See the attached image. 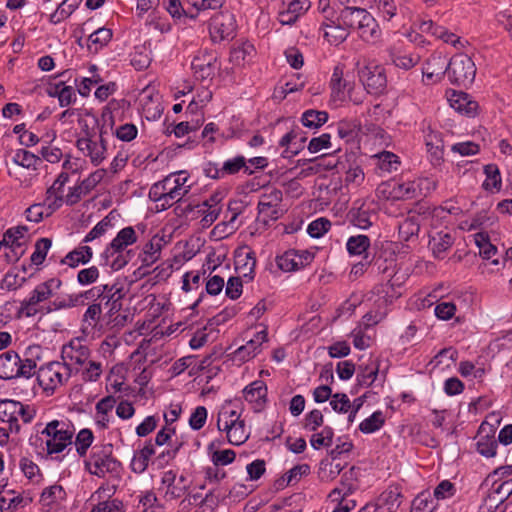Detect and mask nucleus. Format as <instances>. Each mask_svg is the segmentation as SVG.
I'll return each mask as SVG.
<instances>
[{
    "mask_svg": "<svg viewBox=\"0 0 512 512\" xmlns=\"http://www.w3.org/2000/svg\"><path fill=\"white\" fill-rule=\"evenodd\" d=\"M188 181L189 176L184 171L170 174L151 187L149 197L152 201L159 203L157 207L166 210L189 193L191 184H188Z\"/></svg>",
    "mask_w": 512,
    "mask_h": 512,
    "instance_id": "f257e3e1",
    "label": "nucleus"
},
{
    "mask_svg": "<svg viewBox=\"0 0 512 512\" xmlns=\"http://www.w3.org/2000/svg\"><path fill=\"white\" fill-rule=\"evenodd\" d=\"M340 20L347 26L349 33L357 32L358 36L367 43H375L381 37V29L377 21L364 8L347 6L340 11Z\"/></svg>",
    "mask_w": 512,
    "mask_h": 512,
    "instance_id": "f03ea898",
    "label": "nucleus"
},
{
    "mask_svg": "<svg viewBox=\"0 0 512 512\" xmlns=\"http://www.w3.org/2000/svg\"><path fill=\"white\" fill-rule=\"evenodd\" d=\"M74 432L73 425L67 420H52L48 422L41 431V435L45 437L47 454H58L68 445H71Z\"/></svg>",
    "mask_w": 512,
    "mask_h": 512,
    "instance_id": "7ed1b4c3",
    "label": "nucleus"
},
{
    "mask_svg": "<svg viewBox=\"0 0 512 512\" xmlns=\"http://www.w3.org/2000/svg\"><path fill=\"white\" fill-rule=\"evenodd\" d=\"M217 428L225 431L229 443L241 445L249 438V431L246 429L244 420L236 410L223 407L218 413Z\"/></svg>",
    "mask_w": 512,
    "mask_h": 512,
    "instance_id": "20e7f679",
    "label": "nucleus"
},
{
    "mask_svg": "<svg viewBox=\"0 0 512 512\" xmlns=\"http://www.w3.org/2000/svg\"><path fill=\"white\" fill-rule=\"evenodd\" d=\"M35 417V409L19 401L0 400V421L9 425L10 432L18 433L21 429L20 420L27 424Z\"/></svg>",
    "mask_w": 512,
    "mask_h": 512,
    "instance_id": "39448f33",
    "label": "nucleus"
},
{
    "mask_svg": "<svg viewBox=\"0 0 512 512\" xmlns=\"http://www.w3.org/2000/svg\"><path fill=\"white\" fill-rule=\"evenodd\" d=\"M91 357L90 348L84 343L83 339L76 337L64 344L61 349L62 363L68 370L76 375L84 367Z\"/></svg>",
    "mask_w": 512,
    "mask_h": 512,
    "instance_id": "423d86ee",
    "label": "nucleus"
},
{
    "mask_svg": "<svg viewBox=\"0 0 512 512\" xmlns=\"http://www.w3.org/2000/svg\"><path fill=\"white\" fill-rule=\"evenodd\" d=\"M73 374L58 361L50 362L38 370L37 380L47 393L52 394L58 387L66 384Z\"/></svg>",
    "mask_w": 512,
    "mask_h": 512,
    "instance_id": "0eeeda50",
    "label": "nucleus"
},
{
    "mask_svg": "<svg viewBox=\"0 0 512 512\" xmlns=\"http://www.w3.org/2000/svg\"><path fill=\"white\" fill-rule=\"evenodd\" d=\"M445 71L452 84L467 86L474 81L476 66L468 55L456 54L450 59Z\"/></svg>",
    "mask_w": 512,
    "mask_h": 512,
    "instance_id": "6e6552de",
    "label": "nucleus"
},
{
    "mask_svg": "<svg viewBox=\"0 0 512 512\" xmlns=\"http://www.w3.org/2000/svg\"><path fill=\"white\" fill-rule=\"evenodd\" d=\"M76 147L95 166L100 165L106 159L107 142L103 130L99 134H88L79 138Z\"/></svg>",
    "mask_w": 512,
    "mask_h": 512,
    "instance_id": "1a4fd4ad",
    "label": "nucleus"
},
{
    "mask_svg": "<svg viewBox=\"0 0 512 512\" xmlns=\"http://www.w3.org/2000/svg\"><path fill=\"white\" fill-rule=\"evenodd\" d=\"M358 76L370 94H380L386 88L387 79L384 68L375 63H368L360 68Z\"/></svg>",
    "mask_w": 512,
    "mask_h": 512,
    "instance_id": "9d476101",
    "label": "nucleus"
},
{
    "mask_svg": "<svg viewBox=\"0 0 512 512\" xmlns=\"http://www.w3.org/2000/svg\"><path fill=\"white\" fill-rule=\"evenodd\" d=\"M89 472L99 478L119 476L121 464L116 459L106 454L93 453L87 462Z\"/></svg>",
    "mask_w": 512,
    "mask_h": 512,
    "instance_id": "9b49d317",
    "label": "nucleus"
},
{
    "mask_svg": "<svg viewBox=\"0 0 512 512\" xmlns=\"http://www.w3.org/2000/svg\"><path fill=\"white\" fill-rule=\"evenodd\" d=\"M376 204L372 200H358L349 212L350 221L360 229H368L377 219Z\"/></svg>",
    "mask_w": 512,
    "mask_h": 512,
    "instance_id": "f8f14e48",
    "label": "nucleus"
},
{
    "mask_svg": "<svg viewBox=\"0 0 512 512\" xmlns=\"http://www.w3.org/2000/svg\"><path fill=\"white\" fill-rule=\"evenodd\" d=\"M236 31V20L229 11L215 15L210 22V35L213 41H222L233 37Z\"/></svg>",
    "mask_w": 512,
    "mask_h": 512,
    "instance_id": "ddd939ff",
    "label": "nucleus"
},
{
    "mask_svg": "<svg viewBox=\"0 0 512 512\" xmlns=\"http://www.w3.org/2000/svg\"><path fill=\"white\" fill-rule=\"evenodd\" d=\"M84 295H87V299H100L104 304H109L122 301L125 291L121 284L113 283L95 286L84 291Z\"/></svg>",
    "mask_w": 512,
    "mask_h": 512,
    "instance_id": "4468645a",
    "label": "nucleus"
},
{
    "mask_svg": "<svg viewBox=\"0 0 512 512\" xmlns=\"http://www.w3.org/2000/svg\"><path fill=\"white\" fill-rule=\"evenodd\" d=\"M61 286L62 281L59 278L48 279L47 281L38 284L31 291L29 297L26 298V300L37 307L46 306V304L42 303L52 299L61 288Z\"/></svg>",
    "mask_w": 512,
    "mask_h": 512,
    "instance_id": "2eb2a0df",
    "label": "nucleus"
},
{
    "mask_svg": "<svg viewBox=\"0 0 512 512\" xmlns=\"http://www.w3.org/2000/svg\"><path fill=\"white\" fill-rule=\"evenodd\" d=\"M324 39L330 44L338 46L349 36V30L340 20V14L329 20H323L321 24Z\"/></svg>",
    "mask_w": 512,
    "mask_h": 512,
    "instance_id": "dca6fc26",
    "label": "nucleus"
},
{
    "mask_svg": "<svg viewBox=\"0 0 512 512\" xmlns=\"http://www.w3.org/2000/svg\"><path fill=\"white\" fill-rule=\"evenodd\" d=\"M267 341V331L261 330L257 332L254 337L240 346L233 353V359L240 363L247 362L253 359L261 351V345Z\"/></svg>",
    "mask_w": 512,
    "mask_h": 512,
    "instance_id": "f3484780",
    "label": "nucleus"
},
{
    "mask_svg": "<svg viewBox=\"0 0 512 512\" xmlns=\"http://www.w3.org/2000/svg\"><path fill=\"white\" fill-rule=\"evenodd\" d=\"M400 288V285L391 281L375 286L373 289V294L376 296L374 306L388 310V307L402 295Z\"/></svg>",
    "mask_w": 512,
    "mask_h": 512,
    "instance_id": "a211bd4d",
    "label": "nucleus"
},
{
    "mask_svg": "<svg viewBox=\"0 0 512 512\" xmlns=\"http://www.w3.org/2000/svg\"><path fill=\"white\" fill-rule=\"evenodd\" d=\"M425 144L430 163L434 167H440L444 162V144L441 133L428 129L425 134Z\"/></svg>",
    "mask_w": 512,
    "mask_h": 512,
    "instance_id": "6ab92c4d",
    "label": "nucleus"
},
{
    "mask_svg": "<svg viewBox=\"0 0 512 512\" xmlns=\"http://www.w3.org/2000/svg\"><path fill=\"white\" fill-rule=\"evenodd\" d=\"M115 491L116 487L114 485H110V482H106L96 491L95 494L100 500V502L95 506L97 512H124L122 501L118 499L110 500Z\"/></svg>",
    "mask_w": 512,
    "mask_h": 512,
    "instance_id": "aec40b11",
    "label": "nucleus"
},
{
    "mask_svg": "<svg viewBox=\"0 0 512 512\" xmlns=\"http://www.w3.org/2000/svg\"><path fill=\"white\" fill-rule=\"evenodd\" d=\"M87 295L84 292L75 294L55 295L52 300L46 304V313L50 314L60 310L71 309L77 306H84Z\"/></svg>",
    "mask_w": 512,
    "mask_h": 512,
    "instance_id": "412c9836",
    "label": "nucleus"
},
{
    "mask_svg": "<svg viewBox=\"0 0 512 512\" xmlns=\"http://www.w3.org/2000/svg\"><path fill=\"white\" fill-rule=\"evenodd\" d=\"M448 102L456 112L462 115L474 117L478 113V103L467 93L452 91L448 96Z\"/></svg>",
    "mask_w": 512,
    "mask_h": 512,
    "instance_id": "4be33fe9",
    "label": "nucleus"
},
{
    "mask_svg": "<svg viewBox=\"0 0 512 512\" xmlns=\"http://www.w3.org/2000/svg\"><path fill=\"white\" fill-rule=\"evenodd\" d=\"M281 201L282 192L278 189L264 194L258 203L259 214L269 220H277L280 217L279 204Z\"/></svg>",
    "mask_w": 512,
    "mask_h": 512,
    "instance_id": "5701e85b",
    "label": "nucleus"
},
{
    "mask_svg": "<svg viewBox=\"0 0 512 512\" xmlns=\"http://www.w3.org/2000/svg\"><path fill=\"white\" fill-rule=\"evenodd\" d=\"M18 364L20 356L15 351L9 350L0 355V378L9 380L18 377Z\"/></svg>",
    "mask_w": 512,
    "mask_h": 512,
    "instance_id": "b1692460",
    "label": "nucleus"
},
{
    "mask_svg": "<svg viewBox=\"0 0 512 512\" xmlns=\"http://www.w3.org/2000/svg\"><path fill=\"white\" fill-rule=\"evenodd\" d=\"M132 258L131 251H111L110 246H106L101 254L103 265L108 266L113 271L124 268Z\"/></svg>",
    "mask_w": 512,
    "mask_h": 512,
    "instance_id": "393cba45",
    "label": "nucleus"
},
{
    "mask_svg": "<svg viewBox=\"0 0 512 512\" xmlns=\"http://www.w3.org/2000/svg\"><path fill=\"white\" fill-rule=\"evenodd\" d=\"M512 495V482H493L489 488L487 503L492 507H499Z\"/></svg>",
    "mask_w": 512,
    "mask_h": 512,
    "instance_id": "a878e982",
    "label": "nucleus"
},
{
    "mask_svg": "<svg viewBox=\"0 0 512 512\" xmlns=\"http://www.w3.org/2000/svg\"><path fill=\"white\" fill-rule=\"evenodd\" d=\"M244 398L249 403L255 404V409L260 410L266 399L267 386L261 380H256L243 390Z\"/></svg>",
    "mask_w": 512,
    "mask_h": 512,
    "instance_id": "bb28decb",
    "label": "nucleus"
},
{
    "mask_svg": "<svg viewBox=\"0 0 512 512\" xmlns=\"http://www.w3.org/2000/svg\"><path fill=\"white\" fill-rule=\"evenodd\" d=\"M234 458L235 452L230 449L214 452L212 456L213 467L208 469L209 480H212V473L214 474V480H220L224 478L226 475L219 466L231 463Z\"/></svg>",
    "mask_w": 512,
    "mask_h": 512,
    "instance_id": "cd10ccee",
    "label": "nucleus"
},
{
    "mask_svg": "<svg viewBox=\"0 0 512 512\" xmlns=\"http://www.w3.org/2000/svg\"><path fill=\"white\" fill-rule=\"evenodd\" d=\"M138 236L132 226L121 229L113 240L107 245L111 251H127L126 249L137 242Z\"/></svg>",
    "mask_w": 512,
    "mask_h": 512,
    "instance_id": "c85d7f7f",
    "label": "nucleus"
},
{
    "mask_svg": "<svg viewBox=\"0 0 512 512\" xmlns=\"http://www.w3.org/2000/svg\"><path fill=\"white\" fill-rule=\"evenodd\" d=\"M454 238L448 232H437L429 241L430 249L435 258L443 259L453 245Z\"/></svg>",
    "mask_w": 512,
    "mask_h": 512,
    "instance_id": "c756f323",
    "label": "nucleus"
},
{
    "mask_svg": "<svg viewBox=\"0 0 512 512\" xmlns=\"http://www.w3.org/2000/svg\"><path fill=\"white\" fill-rule=\"evenodd\" d=\"M113 36L112 30L101 27L88 36L87 49L92 54H97L101 49L108 45Z\"/></svg>",
    "mask_w": 512,
    "mask_h": 512,
    "instance_id": "7c9ffc66",
    "label": "nucleus"
},
{
    "mask_svg": "<svg viewBox=\"0 0 512 512\" xmlns=\"http://www.w3.org/2000/svg\"><path fill=\"white\" fill-rule=\"evenodd\" d=\"M256 55V49L250 42H243L234 47L230 52V61L238 66L252 62Z\"/></svg>",
    "mask_w": 512,
    "mask_h": 512,
    "instance_id": "2f4dec72",
    "label": "nucleus"
},
{
    "mask_svg": "<svg viewBox=\"0 0 512 512\" xmlns=\"http://www.w3.org/2000/svg\"><path fill=\"white\" fill-rule=\"evenodd\" d=\"M216 56L213 53L196 56L192 61V67L202 78L212 76L217 69Z\"/></svg>",
    "mask_w": 512,
    "mask_h": 512,
    "instance_id": "473e14b6",
    "label": "nucleus"
},
{
    "mask_svg": "<svg viewBox=\"0 0 512 512\" xmlns=\"http://www.w3.org/2000/svg\"><path fill=\"white\" fill-rule=\"evenodd\" d=\"M429 183L426 179H416L397 184L394 187V192L397 197L412 199L421 197L422 184Z\"/></svg>",
    "mask_w": 512,
    "mask_h": 512,
    "instance_id": "72a5a7b5",
    "label": "nucleus"
},
{
    "mask_svg": "<svg viewBox=\"0 0 512 512\" xmlns=\"http://www.w3.org/2000/svg\"><path fill=\"white\" fill-rule=\"evenodd\" d=\"M93 257L92 248L89 246H78L70 251L62 260V263L75 268L80 264L88 263Z\"/></svg>",
    "mask_w": 512,
    "mask_h": 512,
    "instance_id": "f704fd0d",
    "label": "nucleus"
},
{
    "mask_svg": "<svg viewBox=\"0 0 512 512\" xmlns=\"http://www.w3.org/2000/svg\"><path fill=\"white\" fill-rule=\"evenodd\" d=\"M102 315L101 303H92L82 316V332L89 334L94 331Z\"/></svg>",
    "mask_w": 512,
    "mask_h": 512,
    "instance_id": "c9c22d12",
    "label": "nucleus"
},
{
    "mask_svg": "<svg viewBox=\"0 0 512 512\" xmlns=\"http://www.w3.org/2000/svg\"><path fill=\"white\" fill-rule=\"evenodd\" d=\"M27 228L16 227L8 229L3 236L4 247H13L25 251V245L27 242Z\"/></svg>",
    "mask_w": 512,
    "mask_h": 512,
    "instance_id": "e433bc0d",
    "label": "nucleus"
},
{
    "mask_svg": "<svg viewBox=\"0 0 512 512\" xmlns=\"http://www.w3.org/2000/svg\"><path fill=\"white\" fill-rule=\"evenodd\" d=\"M402 492L399 485H391L378 498L381 507L386 506L388 510L397 509L402 502Z\"/></svg>",
    "mask_w": 512,
    "mask_h": 512,
    "instance_id": "4c0bfd02",
    "label": "nucleus"
},
{
    "mask_svg": "<svg viewBox=\"0 0 512 512\" xmlns=\"http://www.w3.org/2000/svg\"><path fill=\"white\" fill-rule=\"evenodd\" d=\"M300 259L298 251L291 249L277 256L276 263L280 270L291 272L302 268V261Z\"/></svg>",
    "mask_w": 512,
    "mask_h": 512,
    "instance_id": "58836bf2",
    "label": "nucleus"
},
{
    "mask_svg": "<svg viewBox=\"0 0 512 512\" xmlns=\"http://www.w3.org/2000/svg\"><path fill=\"white\" fill-rule=\"evenodd\" d=\"M475 243L479 248V254L483 259L491 260L492 265H500V261L498 258L492 259L497 253V248L496 246L489 242L488 237L486 235H484L483 233H477L475 235Z\"/></svg>",
    "mask_w": 512,
    "mask_h": 512,
    "instance_id": "ea45409f",
    "label": "nucleus"
},
{
    "mask_svg": "<svg viewBox=\"0 0 512 512\" xmlns=\"http://www.w3.org/2000/svg\"><path fill=\"white\" fill-rule=\"evenodd\" d=\"M115 218L114 212H110L86 234L83 242L88 243L105 235L113 228V220H115Z\"/></svg>",
    "mask_w": 512,
    "mask_h": 512,
    "instance_id": "a19ab883",
    "label": "nucleus"
},
{
    "mask_svg": "<svg viewBox=\"0 0 512 512\" xmlns=\"http://www.w3.org/2000/svg\"><path fill=\"white\" fill-rule=\"evenodd\" d=\"M343 76V66H335L331 76L330 86L332 89V96L338 100H342L344 98L345 90L348 86L347 82L343 79Z\"/></svg>",
    "mask_w": 512,
    "mask_h": 512,
    "instance_id": "79ce46f5",
    "label": "nucleus"
},
{
    "mask_svg": "<svg viewBox=\"0 0 512 512\" xmlns=\"http://www.w3.org/2000/svg\"><path fill=\"white\" fill-rule=\"evenodd\" d=\"M486 179L482 186L486 191H499L502 186L500 171L495 164H488L484 167Z\"/></svg>",
    "mask_w": 512,
    "mask_h": 512,
    "instance_id": "37998d69",
    "label": "nucleus"
},
{
    "mask_svg": "<svg viewBox=\"0 0 512 512\" xmlns=\"http://www.w3.org/2000/svg\"><path fill=\"white\" fill-rule=\"evenodd\" d=\"M198 213H201V225L203 228L211 226L219 217L221 207L219 205L210 204L209 201H204L198 205Z\"/></svg>",
    "mask_w": 512,
    "mask_h": 512,
    "instance_id": "c03bdc74",
    "label": "nucleus"
},
{
    "mask_svg": "<svg viewBox=\"0 0 512 512\" xmlns=\"http://www.w3.org/2000/svg\"><path fill=\"white\" fill-rule=\"evenodd\" d=\"M379 17L383 20L391 21L397 17L399 2L398 0H373Z\"/></svg>",
    "mask_w": 512,
    "mask_h": 512,
    "instance_id": "a18cd8bd",
    "label": "nucleus"
},
{
    "mask_svg": "<svg viewBox=\"0 0 512 512\" xmlns=\"http://www.w3.org/2000/svg\"><path fill=\"white\" fill-rule=\"evenodd\" d=\"M328 120V114L326 111L319 110H307L302 114V124L310 129H317L324 125Z\"/></svg>",
    "mask_w": 512,
    "mask_h": 512,
    "instance_id": "49530a36",
    "label": "nucleus"
},
{
    "mask_svg": "<svg viewBox=\"0 0 512 512\" xmlns=\"http://www.w3.org/2000/svg\"><path fill=\"white\" fill-rule=\"evenodd\" d=\"M80 0H64L50 15V22L58 24L68 18L79 6Z\"/></svg>",
    "mask_w": 512,
    "mask_h": 512,
    "instance_id": "de8ad7c7",
    "label": "nucleus"
},
{
    "mask_svg": "<svg viewBox=\"0 0 512 512\" xmlns=\"http://www.w3.org/2000/svg\"><path fill=\"white\" fill-rule=\"evenodd\" d=\"M399 237L403 241H409L413 237H417L420 225L418 223V217L412 216L407 217L399 224Z\"/></svg>",
    "mask_w": 512,
    "mask_h": 512,
    "instance_id": "09e8293b",
    "label": "nucleus"
},
{
    "mask_svg": "<svg viewBox=\"0 0 512 512\" xmlns=\"http://www.w3.org/2000/svg\"><path fill=\"white\" fill-rule=\"evenodd\" d=\"M384 423V414L382 411L378 410L360 423L359 430L364 434H371L380 430Z\"/></svg>",
    "mask_w": 512,
    "mask_h": 512,
    "instance_id": "8fccbe9b",
    "label": "nucleus"
},
{
    "mask_svg": "<svg viewBox=\"0 0 512 512\" xmlns=\"http://www.w3.org/2000/svg\"><path fill=\"white\" fill-rule=\"evenodd\" d=\"M379 372V364L377 361L371 360L369 364L362 367L357 375L358 383L361 386H371L377 378Z\"/></svg>",
    "mask_w": 512,
    "mask_h": 512,
    "instance_id": "3c124183",
    "label": "nucleus"
},
{
    "mask_svg": "<svg viewBox=\"0 0 512 512\" xmlns=\"http://www.w3.org/2000/svg\"><path fill=\"white\" fill-rule=\"evenodd\" d=\"M41 159L25 149H18L13 156V162L26 169L36 170Z\"/></svg>",
    "mask_w": 512,
    "mask_h": 512,
    "instance_id": "603ef678",
    "label": "nucleus"
},
{
    "mask_svg": "<svg viewBox=\"0 0 512 512\" xmlns=\"http://www.w3.org/2000/svg\"><path fill=\"white\" fill-rule=\"evenodd\" d=\"M162 249V239L158 237H153L145 246H144V256L143 263L146 265L153 264L156 262L161 255Z\"/></svg>",
    "mask_w": 512,
    "mask_h": 512,
    "instance_id": "864d4df0",
    "label": "nucleus"
},
{
    "mask_svg": "<svg viewBox=\"0 0 512 512\" xmlns=\"http://www.w3.org/2000/svg\"><path fill=\"white\" fill-rule=\"evenodd\" d=\"M66 499V492L61 485L54 484L46 489L41 494V503L43 506H51L61 500Z\"/></svg>",
    "mask_w": 512,
    "mask_h": 512,
    "instance_id": "5fc2aeb1",
    "label": "nucleus"
},
{
    "mask_svg": "<svg viewBox=\"0 0 512 512\" xmlns=\"http://www.w3.org/2000/svg\"><path fill=\"white\" fill-rule=\"evenodd\" d=\"M243 168L248 175H251L253 173L252 170H250L248 167H246L245 157L244 156H236L232 159L226 160L221 167V171H222V173H224V176H227V175H234V174L238 173Z\"/></svg>",
    "mask_w": 512,
    "mask_h": 512,
    "instance_id": "6e6d98bb",
    "label": "nucleus"
},
{
    "mask_svg": "<svg viewBox=\"0 0 512 512\" xmlns=\"http://www.w3.org/2000/svg\"><path fill=\"white\" fill-rule=\"evenodd\" d=\"M229 211L231 212L230 219L228 221L217 224L213 229V233H219L223 237L228 236L237 230L238 225H236V220L240 214V210H238V208L229 206Z\"/></svg>",
    "mask_w": 512,
    "mask_h": 512,
    "instance_id": "4d7b16f0",
    "label": "nucleus"
},
{
    "mask_svg": "<svg viewBox=\"0 0 512 512\" xmlns=\"http://www.w3.org/2000/svg\"><path fill=\"white\" fill-rule=\"evenodd\" d=\"M477 451L485 457H494L497 451V441L494 438V434L492 435H479L478 441L476 443Z\"/></svg>",
    "mask_w": 512,
    "mask_h": 512,
    "instance_id": "13d9d810",
    "label": "nucleus"
},
{
    "mask_svg": "<svg viewBox=\"0 0 512 512\" xmlns=\"http://www.w3.org/2000/svg\"><path fill=\"white\" fill-rule=\"evenodd\" d=\"M93 440H94V435L90 429L84 428L78 432V434L76 435L74 444H75L76 451L79 454V456L83 457L86 455L89 447L93 443Z\"/></svg>",
    "mask_w": 512,
    "mask_h": 512,
    "instance_id": "bf43d9fd",
    "label": "nucleus"
},
{
    "mask_svg": "<svg viewBox=\"0 0 512 512\" xmlns=\"http://www.w3.org/2000/svg\"><path fill=\"white\" fill-rule=\"evenodd\" d=\"M347 250L353 255L366 253L370 246V239L365 235L352 236L347 241Z\"/></svg>",
    "mask_w": 512,
    "mask_h": 512,
    "instance_id": "052dcab7",
    "label": "nucleus"
},
{
    "mask_svg": "<svg viewBox=\"0 0 512 512\" xmlns=\"http://www.w3.org/2000/svg\"><path fill=\"white\" fill-rule=\"evenodd\" d=\"M79 373H81L82 380L95 382L102 374V364L101 362L91 360L90 357Z\"/></svg>",
    "mask_w": 512,
    "mask_h": 512,
    "instance_id": "680f3d73",
    "label": "nucleus"
},
{
    "mask_svg": "<svg viewBox=\"0 0 512 512\" xmlns=\"http://www.w3.org/2000/svg\"><path fill=\"white\" fill-rule=\"evenodd\" d=\"M334 431L331 427L325 426L321 432L315 433L310 438V444L313 448L329 447L332 445Z\"/></svg>",
    "mask_w": 512,
    "mask_h": 512,
    "instance_id": "e2e57ef3",
    "label": "nucleus"
},
{
    "mask_svg": "<svg viewBox=\"0 0 512 512\" xmlns=\"http://www.w3.org/2000/svg\"><path fill=\"white\" fill-rule=\"evenodd\" d=\"M378 167L384 172L397 170L399 161L398 156L389 151H383L377 155Z\"/></svg>",
    "mask_w": 512,
    "mask_h": 512,
    "instance_id": "0e129e2a",
    "label": "nucleus"
},
{
    "mask_svg": "<svg viewBox=\"0 0 512 512\" xmlns=\"http://www.w3.org/2000/svg\"><path fill=\"white\" fill-rule=\"evenodd\" d=\"M413 507L421 512H432L436 507L435 498L428 491L421 492L414 499Z\"/></svg>",
    "mask_w": 512,
    "mask_h": 512,
    "instance_id": "69168bd1",
    "label": "nucleus"
},
{
    "mask_svg": "<svg viewBox=\"0 0 512 512\" xmlns=\"http://www.w3.org/2000/svg\"><path fill=\"white\" fill-rule=\"evenodd\" d=\"M51 240L48 238H41L35 244V251L32 253L30 259L34 265H40L45 260L48 250L51 247Z\"/></svg>",
    "mask_w": 512,
    "mask_h": 512,
    "instance_id": "338daca9",
    "label": "nucleus"
},
{
    "mask_svg": "<svg viewBox=\"0 0 512 512\" xmlns=\"http://www.w3.org/2000/svg\"><path fill=\"white\" fill-rule=\"evenodd\" d=\"M331 227V222L326 218H318L312 221L308 227L307 232L313 238L322 237Z\"/></svg>",
    "mask_w": 512,
    "mask_h": 512,
    "instance_id": "774afa93",
    "label": "nucleus"
}]
</instances>
